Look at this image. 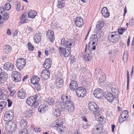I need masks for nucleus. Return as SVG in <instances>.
I'll return each mask as SVG.
<instances>
[{
  "mask_svg": "<svg viewBox=\"0 0 134 134\" xmlns=\"http://www.w3.org/2000/svg\"><path fill=\"white\" fill-rule=\"evenodd\" d=\"M61 99L62 102L65 104V108L66 110L69 112H73L74 109V104L68 98V96L63 94L61 96Z\"/></svg>",
  "mask_w": 134,
  "mask_h": 134,
  "instance_id": "obj_1",
  "label": "nucleus"
},
{
  "mask_svg": "<svg viewBox=\"0 0 134 134\" xmlns=\"http://www.w3.org/2000/svg\"><path fill=\"white\" fill-rule=\"evenodd\" d=\"M64 119L62 118H59L56 120L53 124V127H57V131L60 133L64 131V129L63 127V124Z\"/></svg>",
  "mask_w": 134,
  "mask_h": 134,
  "instance_id": "obj_2",
  "label": "nucleus"
},
{
  "mask_svg": "<svg viewBox=\"0 0 134 134\" xmlns=\"http://www.w3.org/2000/svg\"><path fill=\"white\" fill-rule=\"evenodd\" d=\"M59 53L61 55H63L65 57H67L70 55V53L71 47L64 48L59 47L58 48Z\"/></svg>",
  "mask_w": 134,
  "mask_h": 134,
  "instance_id": "obj_3",
  "label": "nucleus"
},
{
  "mask_svg": "<svg viewBox=\"0 0 134 134\" xmlns=\"http://www.w3.org/2000/svg\"><path fill=\"white\" fill-rule=\"evenodd\" d=\"M11 77L14 82H18L20 81L21 75L18 72L13 71L11 74Z\"/></svg>",
  "mask_w": 134,
  "mask_h": 134,
  "instance_id": "obj_4",
  "label": "nucleus"
},
{
  "mask_svg": "<svg viewBox=\"0 0 134 134\" xmlns=\"http://www.w3.org/2000/svg\"><path fill=\"white\" fill-rule=\"evenodd\" d=\"M26 103L27 104L30 106H34V107L35 108L37 107L38 103L37 101H36L35 98V97L31 96L28 98L26 100Z\"/></svg>",
  "mask_w": 134,
  "mask_h": 134,
  "instance_id": "obj_5",
  "label": "nucleus"
},
{
  "mask_svg": "<svg viewBox=\"0 0 134 134\" xmlns=\"http://www.w3.org/2000/svg\"><path fill=\"white\" fill-rule=\"evenodd\" d=\"M16 66L20 70L23 69L26 65L25 60L23 58L17 59L16 61Z\"/></svg>",
  "mask_w": 134,
  "mask_h": 134,
  "instance_id": "obj_6",
  "label": "nucleus"
},
{
  "mask_svg": "<svg viewBox=\"0 0 134 134\" xmlns=\"http://www.w3.org/2000/svg\"><path fill=\"white\" fill-rule=\"evenodd\" d=\"M76 95L79 97H83L85 96L86 93L85 89L82 87H80L77 88L76 90Z\"/></svg>",
  "mask_w": 134,
  "mask_h": 134,
  "instance_id": "obj_7",
  "label": "nucleus"
},
{
  "mask_svg": "<svg viewBox=\"0 0 134 134\" xmlns=\"http://www.w3.org/2000/svg\"><path fill=\"white\" fill-rule=\"evenodd\" d=\"M119 37V35L116 34L114 32H111L108 35L109 40L113 43L117 41Z\"/></svg>",
  "mask_w": 134,
  "mask_h": 134,
  "instance_id": "obj_8",
  "label": "nucleus"
},
{
  "mask_svg": "<svg viewBox=\"0 0 134 134\" xmlns=\"http://www.w3.org/2000/svg\"><path fill=\"white\" fill-rule=\"evenodd\" d=\"M88 105L90 110L93 113L97 112L99 108L97 104L94 102H90L89 103Z\"/></svg>",
  "mask_w": 134,
  "mask_h": 134,
  "instance_id": "obj_9",
  "label": "nucleus"
},
{
  "mask_svg": "<svg viewBox=\"0 0 134 134\" xmlns=\"http://www.w3.org/2000/svg\"><path fill=\"white\" fill-rule=\"evenodd\" d=\"M8 75L7 72L4 71L0 74V83L3 84L7 81Z\"/></svg>",
  "mask_w": 134,
  "mask_h": 134,
  "instance_id": "obj_10",
  "label": "nucleus"
},
{
  "mask_svg": "<svg viewBox=\"0 0 134 134\" xmlns=\"http://www.w3.org/2000/svg\"><path fill=\"white\" fill-rule=\"evenodd\" d=\"M4 68L7 71H12L14 68V65L11 62H8L4 63Z\"/></svg>",
  "mask_w": 134,
  "mask_h": 134,
  "instance_id": "obj_11",
  "label": "nucleus"
},
{
  "mask_svg": "<svg viewBox=\"0 0 134 134\" xmlns=\"http://www.w3.org/2000/svg\"><path fill=\"white\" fill-rule=\"evenodd\" d=\"M93 94L96 97L100 99L103 96V91L100 88H97L94 91Z\"/></svg>",
  "mask_w": 134,
  "mask_h": 134,
  "instance_id": "obj_12",
  "label": "nucleus"
},
{
  "mask_svg": "<svg viewBox=\"0 0 134 134\" xmlns=\"http://www.w3.org/2000/svg\"><path fill=\"white\" fill-rule=\"evenodd\" d=\"M48 105L46 104L41 105L38 108V111L41 113H46L48 110Z\"/></svg>",
  "mask_w": 134,
  "mask_h": 134,
  "instance_id": "obj_13",
  "label": "nucleus"
},
{
  "mask_svg": "<svg viewBox=\"0 0 134 134\" xmlns=\"http://www.w3.org/2000/svg\"><path fill=\"white\" fill-rule=\"evenodd\" d=\"M46 36L51 42H53L54 40V32L53 31L49 30L46 32Z\"/></svg>",
  "mask_w": 134,
  "mask_h": 134,
  "instance_id": "obj_14",
  "label": "nucleus"
},
{
  "mask_svg": "<svg viewBox=\"0 0 134 134\" xmlns=\"http://www.w3.org/2000/svg\"><path fill=\"white\" fill-rule=\"evenodd\" d=\"M50 74V73L49 71L45 70L42 71L40 76L42 79L46 80L49 77Z\"/></svg>",
  "mask_w": 134,
  "mask_h": 134,
  "instance_id": "obj_15",
  "label": "nucleus"
},
{
  "mask_svg": "<svg viewBox=\"0 0 134 134\" xmlns=\"http://www.w3.org/2000/svg\"><path fill=\"white\" fill-rule=\"evenodd\" d=\"M104 96L110 102H112L114 100L113 94L110 92H106L104 94Z\"/></svg>",
  "mask_w": 134,
  "mask_h": 134,
  "instance_id": "obj_16",
  "label": "nucleus"
},
{
  "mask_svg": "<svg viewBox=\"0 0 134 134\" xmlns=\"http://www.w3.org/2000/svg\"><path fill=\"white\" fill-rule=\"evenodd\" d=\"M61 44L65 48L71 47L73 43L72 41H66L65 38H63L61 41Z\"/></svg>",
  "mask_w": 134,
  "mask_h": 134,
  "instance_id": "obj_17",
  "label": "nucleus"
},
{
  "mask_svg": "<svg viewBox=\"0 0 134 134\" xmlns=\"http://www.w3.org/2000/svg\"><path fill=\"white\" fill-rule=\"evenodd\" d=\"M6 112L4 114V120L5 121H11L13 118V113L12 112Z\"/></svg>",
  "mask_w": 134,
  "mask_h": 134,
  "instance_id": "obj_18",
  "label": "nucleus"
},
{
  "mask_svg": "<svg viewBox=\"0 0 134 134\" xmlns=\"http://www.w3.org/2000/svg\"><path fill=\"white\" fill-rule=\"evenodd\" d=\"M75 23V25L78 27H81L84 24L82 19L80 17H77L76 18Z\"/></svg>",
  "mask_w": 134,
  "mask_h": 134,
  "instance_id": "obj_19",
  "label": "nucleus"
},
{
  "mask_svg": "<svg viewBox=\"0 0 134 134\" xmlns=\"http://www.w3.org/2000/svg\"><path fill=\"white\" fill-rule=\"evenodd\" d=\"M35 108H33L27 110L24 116H25L26 119H27L31 116L32 114L35 112Z\"/></svg>",
  "mask_w": 134,
  "mask_h": 134,
  "instance_id": "obj_20",
  "label": "nucleus"
},
{
  "mask_svg": "<svg viewBox=\"0 0 134 134\" xmlns=\"http://www.w3.org/2000/svg\"><path fill=\"white\" fill-rule=\"evenodd\" d=\"M26 96L25 90L23 89L19 90L18 93V97L20 99H24Z\"/></svg>",
  "mask_w": 134,
  "mask_h": 134,
  "instance_id": "obj_21",
  "label": "nucleus"
},
{
  "mask_svg": "<svg viewBox=\"0 0 134 134\" xmlns=\"http://www.w3.org/2000/svg\"><path fill=\"white\" fill-rule=\"evenodd\" d=\"M52 64V60L50 58L47 59L43 64L44 67L46 69H49L51 67Z\"/></svg>",
  "mask_w": 134,
  "mask_h": 134,
  "instance_id": "obj_22",
  "label": "nucleus"
},
{
  "mask_svg": "<svg viewBox=\"0 0 134 134\" xmlns=\"http://www.w3.org/2000/svg\"><path fill=\"white\" fill-rule=\"evenodd\" d=\"M78 85L76 82L75 81H72L70 82L69 86L70 89L72 91L76 90Z\"/></svg>",
  "mask_w": 134,
  "mask_h": 134,
  "instance_id": "obj_23",
  "label": "nucleus"
},
{
  "mask_svg": "<svg viewBox=\"0 0 134 134\" xmlns=\"http://www.w3.org/2000/svg\"><path fill=\"white\" fill-rule=\"evenodd\" d=\"M97 35H98V34L92 35L91 36L90 39V42L89 43L88 47H90V44L91 43H92V42L94 41L95 42H97L98 39L99 38H98Z\"/></svg>",
  "mask_w": 134,
  "mask_h": 134,
  "instance_id": "obj_24",
  "label": "nucleus"
},
{
  "mask_svg": "<svg viewBox=\"0 0 134 134\" xmlns=\"http://www.w3.org/2000/svg\"><path fill=\"white\" fill-rule=\"evenodd\" d=\"M101 13L104 18H108L109 16V13L108 11L107 8L106 7H103L101 10Z\"/></svg>",
  "mask_w": 134,
  "mask_h": 134,
  "instance_id": "obj_25",
  "label": "nucleus"
},
{
  "mask_svg": "<svg viewBox=\"0 0 134 134\" xmlns=\"http://www.w3.org/2000/svg\"><path fill=\"white\" fill-rule=\"evenodd\" d=\"M41 36V34L40 33L35 34L33 38L34 41L35 43H38L40 42Z\"/></svg>",
  "mask_w": 134,
  "mask_h": 134,
  "instance_id": "obj_26",
  "label": "nucleus"
},
{
  "mask_svg": "<svg viewBox=\"0 0 134 134\" xmlns=\"http://www.w3.org/2000/svg\"><path fill=\"white\" fill-rule=\"evenodd\" d=\"M40 79L38 76H33L31 79V83L34 85H36L39 82Z\"/></svg>",
  "mask_w": 134,
  "mask_h": 134,
  "instance_id": "obj_27",
  "label": "nucleus"
},
{
  "mask_svg": "<svg viewBox=\"0 0 134 134\" xmlns=\"http://www.w3.org/2000/svg\"><path fill=\"white\" fill-rule=\"evenodd\" d=\"M87 44H86L85 50V53L83 55L85 59L86 60H87L88 61H90L91 58V56L90 55V54L88 52H86V51H87L88 49Z\"/></svg>",
  "mask_w": 134,
  "mask_h": 134,
  "instance_id": "obj_28",
  "label": "nucleus"
},
{
  "mask_svg": "<svg viewBox=\"0 0 134 134\" xmlns=\"http://www.w3.org/2000/svg\"><path fill=\"white\" fill-rule=\"evenodd\" d=\"M63 80L62 78H58L56 79L55 84L57 87H60V86H62L63 83Z\"/></svg>",
  "mask_w": 134,
  "mask_h": 134,
  "instance_id": "obj_29",
  "label": "nucleus"
},
{
  "mask_svg": "<svg viewBox=\"0 0 134 134\" xmlns=\"http://www.w3.org/2000/svg\"><path fill=\"white\" fill-rule=\"evenodd\" d=\"M12 48L9 45H6L4 47V52L6 54H8L10 52Z\"/></svg>",
  "mask_w": 134,
  "mask_h": 134,
  "instance_id": "obj_30",
  "label": "nucleus"
},
{
  "mask_svg": "<svg viewBox=\"0 0 134 134\" xmlns=\"http://www.w3.org/2000/svg\"><path fill=\"white\" fill-rule=\"evenodd\" d=\"M37 14L36 11L31 10L29 12L28 14V17L30 18H35Z\"/></svg>",
  "mask_w": 134,
  "mask_h": 134,
  "instance_id": "obj_31",
  "label": "nucleus"
},
{
  "mask_svg": "<svg viewBox=\"0 0 134 134\" xmlns=\"http://www.w3.org/2000/svg\"><path fill=\"white\" fill-rule=\"evenodd\" d=\"M57 6L58 8H61L64 6L65 2L64 0H58L57 3Z\"/></svg>",
  "mask_w": 134,
  "mask_h": 134,
  "instance_id": "obj_32",
  "label": "nucleus"
},
{
  "mask_svg": "<svg viewBox=\"0 0 134 134\" xmlns=\"http://www.w3.org/2000/svg\"><path fill=\"white\" fill-rule=\"evenodd\" d=\"M106 79V77L104 73L100 74V76L99 77L98 82L100 83H104Z\"/></svg>",
  "mask_w": 134,
  "mask_h": 134,
  "instance_id": "obj_33",
  "label": "nucleus"
},
{
  "mask_svg": "<svg viewBox=\"0 0 134 134\" xmlns=\"http://www.w3.org/2000/svg\"><path fill=\"white\" fill-rule=\"evenodd\" d=\"M61 110L59 109H55L53 111V116L57 117L59 116L61 114Z\"/></svg>",
  "mask_w": 134,
  "mask_h": 134,
  "instance_id": "obj_34",
  "label": "nucleus"
},
{
  "mask_svg": "<svg viewBox=\"0 0 134 134\" xmlns=\"http://www.w3.org/2000/svg\"><path fill=\"white\" fill-rule=\"evenodd\" d=\"M104 25L103 21H99L97 23L96 25V27L98 30H101Z\"/></svg>",
  "mask_w": 134,
  "mask_h": 134,
  "instance_id": "obj_35",
  "label": "nucleus"
},
{
  "mask_svg": "<svg viewBox=\"0 0 134 134\" xmlns=\"http://www.w3.org/2000/svg\"><path fill=\"white\" fill-rule=\"evenodd\" d=\"M47 101L48 103L51 106L54 105V104L55 103V101L54 100V99L53 98H47Z\"/></svg>",
  "mask_w": 134,
  "mask_h": 134,
  "instance_id": "obj_36",
  "label": "nucleus"
},
{
  "mask_svg": "<svg viewBox=\"0 0 134 134\" xmlns=\"http://www.w3.org/2000/svg\"><path fill=\"white\" fill-rule=\"evenodd\" d=\"M31 128L33 130L36 132H39L41 130V129L40 128L37 127L33 124L32 125Z\"/></svg>",
  "mask_w": 134,
  "mask_h": 134,
  "instance_id": "obj_37",
  "label": "nucleus"
},
{
  "mask_svg": "<svg viewBox=\"0 0 134 134\" xmlns=\"http://www.w3.org/2000/svg\"><path fill=\"white\" fill-rule=\"evenodd\" d=\"M26 16V13H23L20 17L21 19V23L22 24L27 22L26 21L27 20L26 19H25Z\"/></svg>",
  "mask_w": 134,
  "mask_h": 134,
  "instance_id": "obj_38",
  "label": "nucleus"
},
{
  "mask_svg": "<svg viewBox=\"0 0 134 134\" xmlns=\"http://www.w3.org/2000/svg\"><path fill=\"white\" fill-rule=\"evenodd\" d=\"M128 52L127 51H125L124 53L122 60L124 61V63L127 61L128 58Z\"/></svg>",
  "mask_w": 134,
  "mask_h": 134,
  "instance_id": "obj_39",
  "label": "nucleus"
},
{
  "mask_svg": "<svg viewBox=\"0 0 134 134\" xmlns=\"http://www.w3.org/2000/svg\"><path fill=\"white\" fill-rule=\"evenodd\" d=\"M51 27L52 28L55 29L59 28L60 27V26L58 23H57L53 22L51 24Z\"/></svg>",
  "mask_w": 134,
  "mask_h": 134,
  "instance_id": "obj_40",
  "label": "nucleus"
},
{
  "mask_svg": "<svg viewBox=\"0 0 134 134\" xmlns=\"http://www.w3.org/2000/svg\"><path fill=\"white\" fill-rule=\"evenodd\" d=\"M27 122L25 119H22L20 122V125L22 127H25L27 124Z\"/></svg>",
  "mask_w": 134,
  "mask_h": 134,
  "instance_id": "obj_41",
  "label": "nucleus"
},
{
  "mask_svg": "<svg viewBox=\"0 0 134 134\" xmlns=\"http://www.w3.org/2000/svg\"><path fill=\"white\" fill-rule=\"evenodd\" d=\"M127 85L126 89L128 90H129V72L128 70L127 71Z\"/></svg>",
  "mask_w": 134,
  "mask_h": 134,
  "instance_id": "obj_42",
  "label": "nucleus"
},
{
  "mask_svg": "<svg viewBox=\"0 0 134 134\" xmlns=\"http://www.w3.org/2000/svg\"><path fill=\"white\" fill-rule=\"evenodd\" d=\"M28 131L27 129L24 128L21 131H20L19 134H28Z\"/></svg>",
  "mask_w": 134,
  "mask_h": 134,
  "instance_id": "obj_43",
  "label": "nucleus"
},
{
  "mask_svg": "<svg viewBox=\"0 0 134 134\" xmlns=\"http://www.w3.org/2000/svg\"><path fill=\"white\" fill-rule=\"evenodd\" d=\"M125 28H123L120 27L119 28L118 30V32L121 35L125 31Z\"/></svg>",
  "mask_w": 134,
  "mask_h": 134,
  "instance_id": "obj_44",
  "label": "nucleus"
},
{
  "mask_svg": "<svg viewBox=\"0 0 134 134\" xmlns=\"http://www.w3.org/2000/svg\"><path fill=\"white\" fill-rule=\"evenodd\" d=\"M11 7V5L10 3H7L5 4L4 6V8L5 10H9Z\"/></svg>",
  "mask_w": 134,
  "mask_h": 134,
  "instance_id": "obj_45",
  "label": "nucleus"
},
{
  "mask_svg": "<svg viewBox=\"0 0 134 134\" xmlns=\"http://www.w3.org/2000/svg\"><path fill=\"white\" fill-rule=\"evenodd\" d=\"M28 46L29 49L31 51H32L34 48V47L32 45L30 42L28 43Z\"/></svg>",
  "mask_w": 134,
  "mask_h": 134,
  "instance_id": "obj_46",
  "label": "nucleus"
},
{
  "mask_svg": "<svg viewBox=\"0 0 134 134\" xmlns=\"http://www.w3.org/2000/svg\"><path fill=\"white\" fill-rule=\"evenodd\" d=\"M3 19L4 20H7L9 17V14L7 13H5L3 14Z\"/></svg>",
  "mask_w": 134,
  "mask_h": 134,
  "instance_id": "obj_47",
  "label": "nucleus"
},
{
  "mask_svg": "<svg viewBox=\"0 0 134 134\" xmlns=\"http://www.w3.org/2000/svg\"><path fill=\"white\" fill-rule=\"evenodd\" d=\"M15 7L16 8V10L17 11H19L20 8V4L19 2L16 3L15 4Z\"/></svg>",
  "mask_w": 134,
  "mask_h": 134,
  "instance_id": "obj_48",
  "label": "nucleus"
},
{
  "mask_svg": "<svg viewBox=\"0 0 134 134\" xmlns=\"http://www.w3.org/2000/svg\"><path fill=\"white\" fill-rule=\"evenodd\" d=\"M10 126H11V128L14 130H15L17 128V125L15 123H12Z\"/></svg>",
  "mask_w": 134,
  "mask_h": 134,
  "instance_id": "obj_49",
  "label": "nucleus"
},
{
  "mask_svg": "<svg viewBox=\"0 0 134 134\" xmlns=\"http://www.w3.org/2000/svg\"><path fill=\"white\" fill-rule=\"evenodd\" d=\"M96 44V42L94 41L92 42V43H91L90 45H91L92 47H91L92 48L93 50H95L96 49V46H95Z\"/></svg>",
  "mask_w": 134,
  "mask_h": 134,
  "instance_id": "obj_50",
  "label": "nucleus"
},
{
  "mask_svg": "<svg viewBox=\"0 0 134 134\" xmlns=\"http://www.w3.org/2000/svg\"><path fill=\"white\" fill-rule=\"evenodd\" d=\"M7 104V102H6L4 101H1L0 102V105H1L4 108Z\"/></svg>",
  "mask_w": 134,
  "mask_h": 134,
  "instance_id": "obj_51",
  "label": "nucleus"
},
{
  "mask_svg": "<svg viewBox=\"0 0 134 134\" xmlns=\"http://www.w3.org/2000/svg\"><path fill=\"white\" fill-rule=\"evenodd\" d=\"M10 92V94L11 96H13L15 93V91L14 90H11L10 89V90L9 91Z\"/></svg>",
  "mask_w": 134,
  "mask_h": 134,
  "instance_id": "obj_52",
  "label": "nucleus"
},
{
  "mask_svg": "<svg viewBox=\"0 0 134 134\" xmlns=\"http://www.w3.org/2000/svg\"><path fill=\"white\" fill-rule=\"evenodd\" d=\"M128 114V111L127 110H125L121 114H123L124 115L129 116Z\"/></svg>",
  "mask_w": 134,
  "mask_h": 134,
  "instance_id": "obj_53",
  "label": "nucleus"
},
{
  "mask_svg": "<svg viewBox=\"0 0 134 134\" xmlns=\"http://www.w3.org/2000/svg\"><path fill=\"white\" fill-rule=\"evenodd\" d=\"M125 121V120L123 119V118H122L120 115L119 117V123H121Z\"/></svg>",
  "mask_w": 134,
  "mask_h": 134,
  "instance_id": "obj_54",
  "label": "nucleus"
},
{
  "mask_svg": "<svg viewBox=\"0 0 134 134\" xmlns=\"http://www.w3.org/2000/svg\"><path fill=\"white\" fill-rule=\"evenodd\" d=\"M36 86H35V88L37 91H40L41 90V87L40 86L39 84H37Z\"/></svg>",
  "mask_w": 134,
  "mask_h": 134,
  "instance_id": "obj_55",
  "label": "nucleus"
},
{
  "mask_svg": "<svg viewBox=\"0 0 134 134\" xmlns=\"http://www.w3.org/2000/svg\"><path fill=\"white\" fill-rule=\"evenodd\" d=\"M7 101L8 102V107H11L12 103V101L10 99H8Z\"/></svg>",
  "mask_w": 134,
  "mask_h": 134,
  "instance_id": "obj_56",
  "label": "nucleus"
},
{
  "mask_svg": "<svg viewBox=\"0 0 134 134\" xmlns=\"http://www.w3.org/2000/svg\"><path fill=\"white\" fill-rule=\"evenodd\" d=\"M75 58V57L74 56H73V57L70 56V59L71 60V62H72L73 63V62H75V59L74 58Z\"/></svg>",
  "mask_w": 134,
  "mask_h": 134,
  "instance_id": "obj_57",
  "label": "nucleus"
},
{
  "mask_svg": "<svg viewBox=\"0 0 134 134\" xmlns=\"http://www.w3.org/2000/svg\"><path fill=\"white\" fill-rule=\"evenodd\" d=\"M122 118H123V119L125 120V121L126 120L127 118L128 117V116H125L123 114H121L120 115Z\"/></svg>",
  "mask_w": 134,
  "mask_h": 134,
  "instance_id": "obj_58",
  "label": "nucleus"
},
{
  "mask_svg": "<svg viewBox=\"0 0 134 134\" xmlns=\"http://www.w3.org/2000/svg\"><path fill=\"white\" fill-rule=\"evenodd\" d=\"M115 127V125L114 124H112L111 125V128L112 130V132L113 133L114 132V130Z\"/></svg>",
  "mask_w": 134,
  "mask_h": 134,
  "instance_id": "obj_59",
  "label": "nucleus"
},
{
  "mask_svg": "<svg viewBox=\"0 0 134 134\" xmlns=\"http://www.w3.org/2000/svg\"><path fill=\"white\" fill-rule=\"evenodd\" d=\"M48 48H47L45 51V54L46 55L48 56Z\"/></svg>",
  "mask_w": 134,
  "mask_h": 134,
  "instance_id": "obj_60",
  "label": "nucleus"
},
{
  "mask_svg": "<svg viewBox=\"0 0 134 134\" xmlns=\"http://www.w3.org/2000/svg\"><path fill=\"white\" fill-rule=\"evenodd\" d=\"M7 33L8 35H10L11 34V32L10 30L8 29L7 30Z\"/></svg>",
  "mask_w": 134,
  "mask_h": 134,
  "instance_id": "obj_61",
  "label": "nucleus"
},
{
  "mask_svg": "<svg viewBox=\"0 0 134 134\" xmlns=\"http://www.w3.org/2000/svg\"><path fill=\"white\" fill-rule=\"evenodd\" d=\"M28 77V76L27 75H25L24 77L22 79L23 81H24L25 79H27Z\"/></svg>",
  "mask_w": 134,
  "mask_h": 134,
  "instance_id": "obj_62",
  "label": "nucleus"
},
{
  "mask_svg": "<svg viewBox=\"0 0 134 134\" xmlns=\"http://www.w3.org/2000/svg\"><path fill=\"white\" fill-rule=\"evenodd\" d=\"M3 11H4V9L3 7L0 8V13H2Z\"/></svg>",
  "mask_w": 134,
  "mask_h": 134,
  "instance_id": "obj_63",
  "label": "nucleus"
},
{
  "mask_svg": "<svg viewBox=\"0 0 134 134\" xmlns=\"http://www.w3.org/2000/svg\"><path fill=\"white\" fill-rule=\"evenodd\" d=\"M127 9L126 8V7H125V8L124 10V14L123 15V16H124L125 15V14L127 12Z\"/></svg>",
  "mask_w": 134,
  "mask_h": 134,
  "instance_id": "obj_64",
  "label": "nucleus"
}]
</instances>
